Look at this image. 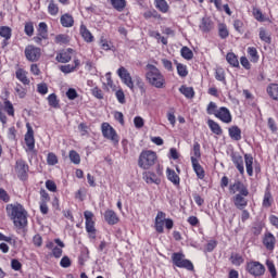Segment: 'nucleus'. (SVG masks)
<instances>
[{
    "label": "nucleus",
    "instance_id": "40",
    "mask_svg": "<svg viewBox=\"0 0 278 278\" xmlns=\"http://www.w3.org/2000/svg\"><path fill=\"white\" fill-rule=\"evenodd\" d=\"M230 262L233 266H242L244 264V257L238 253H232L230 255Z\"/></svg>",
    "mask_w": 278,
    "mask_h": 278
},
{
    "label": "nucleus",
    "instance_id": "13",
    "mask_svg": "<svg viewBox=\"0 0 278 278\" xmlns=\"http://www.w3.org/2000/svg\"><path fill=\"white\" fill-rule=\"evenodd\" d=\"M229 192L231 194L239 192V194L249 195V188H247V185L242 184V181L237 180L235 184L229 186Z\"/></svg>",
    "mask_w": 278,
    "mask_h": 278
},
{
    "label": "nucleus",
    "instance_id": "34",
    "mask_svg": "<svg viewBox=\"0 0 278 278\" xmlns=\"http://www.w3.org/2000/svg\"><path fill=\"white\" fill-rule=\"evenodd\" d=\"M248 55L250 58V61L253 62L254 64H257V62H260V54H257V48L249 47Z\"/></svg>",
    "mask_w": 278,
    "mask_h": 278
},
{
    "label": "nucleus",
    "instance_id": "21",
    "mask_svg": "<svg viewBox=\"0 0 278 278\" xmlns=\"http://www.w3.org/2000/svg\"><path fill=\"white\" fill-rule=\"evenodd\" d=\"M166 175H167L168 181H170L174 186L178 188V186L181 184V178H179V174H177L175 169L167 167Z\"/></svg>",
    "mask_w": 278,
    "mask_h": 278
},
{
    "label": "nucleus",
    "instance_id": "7",
    "mask_svg": "<svg viewBox=\"0 0 278 278\" xmlns=\"http://www.w3.org/2000/svg\"><path fill=\"white\" fill-rule=\"evenodd\" d=\"M245 270L253 277H262L266 273V267L257 261H251L247 264Z\"/></svg>",
    "mask_w": 278,
    "mask_h": 278
},
{
    "label": "nucleus",
    "instance_id": "22",
    "mask_svg": "<svg viewBox=\"0 0 278 278\" xmlns=\"http://www.w3.org/2000/svg\"><path fill=\"white\" fill-rule=\"evenodd\" d=\"M15 77L23 84V86H29L31 84V80L27 77V71L24 68H17L15 72Z\"/></svg>",
    "mask_w": 278,
    "mask_h": 278
},
{
    "label": "nucleus",
    "instance_id": "6",
    "mask_svg": "<svg viewBox=\"0 0 278 278\" xmlns=\"http://www.w3.org/2000/svg\"><path fill=\"white\" fill-rule=\"evenodd\" d=\"M56 244V245H55ZM66 247L60 239H54L53 241H47L46 242V249H49L51 252L52 257H55V260H60L62 257V254L64 253L63 249Z\"/></svg>",
    "mask_w": 278,
    "mask_h": 278
},
{
    "label": "nucleus",
    "instance_id": "42",
    "mask_svg": "<svg viewBox=\"0 0 278 278\" xmlns=\"http://www.w3.org/2000/svg\"><path fill=\"white\" fill-rule=\"evenodd\" d=\"M218 36L222 40L229 38V29H227L226 24H218Z\"/></svg>",
    "mask_w": 278,
    "mask_h": 278
},
{
    "label": "nucleus",
    "instance_id": "55",
    "mask_svg": "<svg viewBox=\"0 0 278 278\" xmlns=\"http://www.w3.org/2000/svg\"><path fill=\"white\" fill-rule=\"evenodd\" d=\"M24 31L26 34V36H34V23L31 22H27L24 26Z\"/></svg>",
    "mask_w": 278,
    "mask_h": 278
},
{
    "label": "nucleus",
    "instance_id": "44",
    "mask_svg": "<svg viewBox=\"0 0 278 278\" xmlns=\"http://www.w3.org/2000/svg\"><path fill=\"white\" fill-rule=\"evenodd\" d=\"M180 53L185 60H192L194 58V52L188 47H182Z\"/></svg>",
    "mask_w": 278,
    "mask_h": 278
},
{
    "label": "nucleus",
    "instance_id": "62",
    "mask_svg": "<svg viewBox=\"0 0 278 278\" xmlns=\"http://www.w3.org/2000/svg\"><path fill=\"white\" fill-rule=\"evenodd\" d=\"M37 92H39V94H47V92H49V87L45 83L39 84L37 85Z\"/></svg>",
    "mask_w": 278,
    "mask_h": 278
},
{
    "label": "nucleus",
    "instance_id": "41",
    "mask_svg": "<svg viewBox=\"0 0 278 278\" xmlns=\"http://www.w3.org/2000/svg\"><path fill=\"white\" fill-rule=\"evenodd\" d=\"M86 231L89 233V237L94 240L97 238V229L94 228V222H86Z\"/></svg>",
    "mask_w": 278,
    "mask_h": 278
},
{
    "label": "nucleus",
    "instance_id": "30",
    "mask_svg": "<svg viewBox=\"0 0 278 278\" xmlns=\"http://www.w3.org/2000/svg\"><path fill=\"white\" fill-rule=\"evenodd\" d=\"M104 219L109 225H116L118 223V215L112 210H109L104 213Z\"/></svg>",
    "mask_w": 278,
    "mask_h": 278
},
{
    "label": "nucleus",
    "instance_id": "47",
    "mask_svg": "<svg viewBox=\"0 0 278 278\" xmlns=\"http://www.w3.org/2000/svg\"><path fill=\"white\" fill-rule=\"evenodd\" d=\"M70 160L73 164H80L81 162V156H79V153L75 150L70 151Z\"/></svg>",
    "mask_w": 278,
    "mask_h": 278
},
{
    "label": "nucleus",
    "instance_id": "26",
    "mask_svg": "<svg viewBox=\"0 0 278 278\" xmlns=\"http://www.w3.org/2000/svg\"><path fill=\"white\" fill-rule=\"evenodd\" d=\"M60 23L62 27H73L75 25V18L70 13H65L61 16Z\"/></svg>",
    "mask_w": 278,
    "mask_h": 278
},
{
    "label": "nucleus",
    "instance_id": "3",
    "mask_svg": "<svg viewBox=\"0 0 278 278\" xmlns=\"http://www.w3.org/2000/svg\"><path fill=\"white\" fill-rule=\"evenodd\" d=\"M157 162V153L153 150H143L138 157V166L142 170H150Z\"/></svg>",
    "mask_w": 278,
    "mask_h": 278
},
{
    "label": "nucleus",
    "instance_id": "2",
    "mask_svg": "<svg viewBox=\"0 0 278 278\" xmlns=\"http://www.w3.org/2000/svg\"><path fill=\"white\" fill-rule=\"evenodd\" d=\"M146 68V78L150 86H153L154 88L159 89L166 88V78L164 77V74H162V72H160V70L155 65L148 64Z\"/></svg>",
    "mask_w": 278,
    "mask_h": 278
},
{
    "label": "nucleus",
    "instance_id": "46",
    "mask_svg": "<svg viewBox=\"0 0 278 278\" xmlns=\"http://www.w3.org/2000/svg\"><path fill=\"white\" fill-rule=\"evenodd\" d=\"M15 92L20 99H25V97H27V89L21 84L15 86Z\"/></svg>",
    "mask_w": 278,
    "mask_h": 278
},
{
    "label": "nucleus",
    "instance_id": "11",
    "mask_svg": "<svg viewBox=\"0 0 278 278\" xmlns=\"http://www.w3.org/2000/svg\"><path fill=\"white\" fill-rule=\"evenodd\" d=\"M143 181H146V184L149 185H153L155 184V186H160V184H162V178H160V175H162L160 172H157V174L151 172V170H147L143 172Z\"/></svg>",
    "mask_w": 278,
    "mask_h": 278
},
{
    "label": "nucleus",
    "instance_id": "4",
    "mask_svg": "<svg viewBox=\"0 0 278 278\" xmlns=\"http://www.w3.org/2000/svg\"><path fill=\"white\" fill-rule=\"evenodd\" d=\"M172 263L177 268H185L186 270H194L192 261L186 258V254L182 252H175L172 254Z\"/></svg>",
    "mask_w": 278,
    "mask_h": 278
},
{
    "label": "nucleus",
    "instance_id": "25",
    "mask_svg": "<svg viewBox=\"0 0 278 278\" xmlns=\"http://www.w3.org/2000/svg\"><path fill=\"white\" fill-rule=\"evenodd\" d=\"M228 134L231 140H235L236 142L242 140V130L238 126H231L228 129Z\"/></svg>",
    "mask_w": 278,
    "mask_h": 278
},
{
    "label": "nucleus",
    "instance_id": "52",
    "mask_svg": "<svg viewBox=\"0 0 278 278\" xmlns=\"http://www.w3.org/2000/svg\"><path fill=\"white\" fill-rule=\"evenodd\" d=\"M266 266H267L268 271L270 273L271 277L273 278L277 277V268H275V263H273V261H270V260H267Z\"/></svg>",
    "mask_w": 278,
    "mask_h": 278
},
{
    "label": "nucleus",
    "instance_id": "17",
    "mask_svg": "<svg viewBox=\"0 0 278 278\" xmlns=\"http://www.w3.org/2000/svg\"><path fill=\"white\" fill-rule=\"evenodd\" d=\"M166 223V213L160 211L155 217V231H157V233H164V225Z\"/></svg>",
    "mask_w": 278,
    "mask_h": 278
},
{
    "label": "nucleus",
    "instance_id": "33",
    "mask_svg": "<svg viewBox=\"0 0 278 278\" xmlns=\"http://www.w3.org/2000/svg\"><path fill=\"white\" fill-rule=\"evenodd\" d=\"M226 60L230 66H233L235 68H238L240 66V61H238V55L233 52H229L226 55Z\"/></svg>",
    "mask_w": 278,
    "mask_h": 278
},
{
    "label": "nucleus",
    "instance_id": "37",
    "mask_svg": "<svg viewBox=\"0 0 278 278\" xmlns=\"http://www.w3.org/2000/svg\"><path fill=\"white\" fill-rule=\"evenodd\" d=\"M48 12L50 16H58L60 12V7H58V3H55V0L49 1Z\"/></svg>",
    "mask_w": 278,
    "mask_h": 278
},
{
    "label": "nucleus",
    "instance_id": "36",
    "mask_svg": "<svg viewBox=\"0 0 278 278\" xmlns=\"http://www.w3.org/2000/svg\"><path fill=\"white\" fill-rule=\"evenodd\" d=\"M111 5L116 10L117 12H123L125 8L127 7V1L125 0H110Z\"/></svg>",
    "mask_w": 278,
    "mask_h": 278
},
{
    "label": "nucleus",
    "instance_id": "56",
    "mask_svg": "<svg viewBox=\"0 0 278 278\" xmlns=\"http://www.w3.org/2000/svg\"><path fill=\"white\" fill-rule=\"evenodd\" d=\"M51 201V197H49V193L47 190L41 189L40 190V203H49Z\"/></svg>",
    "mask_w": 278,
    "mask_h": 278
},
{
    "label": "nucleus",
    "instance_id": "43",
    "mask_svg": "<svg viewBox=\"0 0 278 278\" xmlns=\"http://www.w3.org/2000/svg\"><path fill=\"white\" fill-rule=\"evenodd\" d=\"M273 205V193L270 190H266L263 199V207H270Z\"/></svg>",
    "mask_w": 278,
    "mask_h": 278
},
{
    "label": "nucleus",
    "instance_id": "64",
    "mask_svg": "<svg viewBox=\"0 0 278 278\" xmlns=\"http://www.w3.org/2000/svg\"><path fill=\"white\" fill-rule=\"evenodd\" d=\"M91 93L93 94V97H96V99H103V90H101L99 87H94L91 90Z\"/></svg>",
    "mask_w": 278,
    "mask_h": 278
},
{
    "label": "nucleus",
    "instance_id": "29",
    "mask_svg": "<svg viewBox=\"0 0 278 278\" xmlns=\"http://www.w3.org/2000/svg\"><path fill=\"white\" fill-rule=\"evenodd\" d=\"M253 154H244L245 170L249 177H253Z\"/></svg>",
    "mask_w": 278,
    "mask_h": 278
},
{
    "label": "nucleus",
    "instance_id": "27",
    "mask_svg": "<svg viewBox=\"0 0 278 278\" xmlns=\"http://www.w3.org/2000/svg\"><path fill=\"white\" fill-rule=\"evenodd\" d=\"M80 36L85 40V42L94 41V36H92V33H90V30H88V27H86V25L84 24L80 25Z\"/></svg>",
    "mask_w": 278,
    "mask_h": 278
},
{
    "label": "nucleus",
    "instance_id": "16",
    "mask_svg": "<svg viewBox=\"0 0 278 278\" xmlns=\"http://www.w3.org/2000/svg\"><path fill=\"white\" fill-rule=\"evenodd\" d=\"M263 244L267 251H275V244H277V239L273 232H266L263 237Z\"/></svg>",
    "mask_w": 278,
    "mask_h": 278
},
{
    "label": "nucleus",
    "instance_id": "12",
    "mask_svg": "<svg viewBox=\"0 0 278 278\" xmlns=\"http://www.w3.org/2000/svg\"><path fill=\"white\" fill-rule=\"evenodd\" d=\"M27 132L25 135V142L28 151H34L36 149V139L34 138V128L31 125L26 124Z\"/></svg>",
    "mask_w": 278,
    "mask_h": 278
},
{
    "label": "nucleus",
    "instance_id": "54",
    "mask_svg": "<svg viewBox=\"0 0 278 278\" xmlns=\"http://www.w3.org/2000/svg\"><path fill=\"white\" fill-rule=\"evenodd\" d=\"M207 114L216 116V112H218V105L216 102H210L206 109Z\"/></svg>",
    "mask_w": 278,
    "mask_h": 278
},
{
    "label": "nucleus",
    "instance_id": "35",
    "mask_svg": "<svg viewBox=\"0 0 278 278\" xmlns=\"http://www.w3.org/2000/svg\"><path fill=\"white\" fill-rule=\"evenodd\" d=\"M179 92L184 94V97H186L187 99H194V88L192 87L181 86L179 88Z\"/></svg>",
    "mask_w": 278,
    "mask_h": 278
},
{
    "label": "nucleus",
    "instance_id": "58",
    "mask_svg": "<svg viewBox=\"0 0 278 278\" xmlns=\"http://www.w3.org/2000/svg\"><path fill=\"white\" fill-rule=\"evenodd\" d=\"M46 188L50 192H58V185H55V181H53V180H47Z\"/></svg>",
    "mask_w": 278,
    "mask_h": 278
},
{
    "label": "nucleus",
    "instance_id": "51",
    "mask_svg": "<svg viewBox=\"0 0 278 278\" xmlns=\"http://www.w3.org/2000/svg\"><path fill=\"white\" fill-rule=\"evenodd\" d=\"M192 153L193 155L191 157H195V160L201 157V144L197 141L193 143Z\"/></svg>",
    "mask_w": 278,
    "mask_h": 278
},
{
    "label": "nucleus",
    "instance_id": "8",
    "mask_svg": "<svg viewBox=\"0 0 278 278\" xmlns=\"http://www.w3.org/2000/svg\"><path fill=\"white\" fill-rule=\"evenodd\" d=\"M25 58L28 62H38L42 56V50L34 45H29L24 50Z\"/></svg>",
    "mask_w": 278,
    "mask_h": 278
},
{
    "label": "nucleus",
    "instance_id": "23",
    "mask_svg": "<svg viewBox=\"0 0 278 278\" xmlns=\"http://www.w3.org/2000/svg\"><path fill=\"white\" fill-rule=\"evenodd\" d=\"M81 62L79 59L74 60V65L73 64H67V65H61L60 71L61 73H65V75H68V73H73L76 68H79Z\"/></svg>",
    "mask_w": 278,
    "mask_h": 278
},
{
    "label": "nucleus",
    "instance_id": "39",
    "mask_svg": "<svg viewBox=\"0 0 278 278\" xmlns=\"http://www.w3.org/2000/svg\"><path fill=\"white\" fill-rule=\"evenodd\" d=\"M267 93L274 101H278V85L271 84L267 87Z\"/></svg>",
    "mask_w": 278,
    "mask_h": 278
},
{
    "label": "nucleus",
    "instance_id": "61",
    "mask_svg": "<svg viewBox=\"0 0 278 278\" xmlns=\"http://www.w3.org/2000/svg\"><path fill=\"white\" fill-rule=\"evenodd\" d=\"M55 42L58 45H66V42H68V36H66V35H58L55 37Z\"/></svg>",
    "mask_w": 278,
    "mask_h": 278
},
{
    "label": "nucleus",
    "instance_id": "24",
    "mask_svg": "<svg viewBox=\"0 0 278 278\" xmlns=\"http://www.w3.org/2000/svg\"><path fill=\"white\" fill-rule=\"evenodd\" d=\"M199 28L201 29V31L207 34V31H212V29H214V22H212L210 17H203L201 20Z\"/></svg>",
    "mask_w": 278,
    "mask_h": 278
},
{
    "label": "nucleus",
    "instance_id": "5",
    "mask_svg": "<svg viewBox=\"0 0 278 278\" xmlns=\"http://www.w3.org/2000/svg\"><path fill=\"white\" fill-rule=\"evenodd\" d=\"M101 131L103 138L106 140H110L113 144V147H118V142L121 141V137H118V134L116 132V129L110 125V123H102L101 125Z\"/></svg>",
    "mask_w": 278,
    "mask_h": 278
},
{
    "label": "nucleus",
    "instance_id": "9",
    "mask_svg": "<svg viewBox=\"0 0 278 278\" xmlns=\"http://www.w3.org/2000/svg\"><path fill=\"white\" fill-rule=\"evenodd\" d=\"M117 75L119 79H122L123 84L127 86V88H130V90H134V79L131 78V74H129V71H127V68L121 66L117 70Z\"/></svg>",
    "mask_w": 278,
    "mask_h": 278
},
{
    "label": "nucleus",
    "instance_id": "45",
    "mask_svg": "<svg viewBox=\"0 0 278 278\" xmlns=\"http://www.w3.org/2000/svg\"><path fill=\"white\" fill-rule=\"evenodd\" d=\"M48 103L50 108H54V109L60 108V100H58V96L55 93H51L48 97Z\"/></svg>",
    "mask_w": 278,
    "mask_h": 278
},
{
    "label": "nucleus",
    "instance_id": "49",
    "mask_svg": "<svg viewBox=\"0 0 278 278\" xmlns=\"http://www.w3.org/2000/svg\"><path fill=\"white\" fill-rule=\"evenodd\" d=\"M177 73L179 77H188V67L181 63H177Z\"/></svg>",
    "mask_w": 278,
    "mask_h": 278
},
{
    "label": "nucleus",
    "instance_id": "31",
    "mask_svg": "<svg viewBox=\"0 0 278 278\" xmlns=\"http://www.w3.org/2000/svg\"><path fill=\"white\" fill-rule=\"evenodd\" d=\"M37 34L43 38V40H49V28L47 23L40 22L39 27L37 29Z\"/></svg>",
    "mask_w": 278,
    "mask_h": 278
},
{
    "label": "nucleus",
    "instance_id": "10",
    "mask_svg": "<svg viewBox=\"0 0 278 278\" xmlns=\"http://www.w3.org/2000/svg\"><path fill=\"white\" fill-rule=\"evenodd\" d=\"M15 172L20 179H27V173H29V165L24 160H17L15 163Z\"/></svg>",
    "mask_w": 278,
    "mask_h": 278
},
{
    "label": "nucleus",
    "instance_id": "57",
    "mask_svg": "<svg viewBox=\"0 0 278 278\" xmlns=\"http://www.w3.org/2000/svg\"><path fill=\"white\" fill-rule=\"evenodd\" d=\"M66 97H67V99H70V101H75V99H77V97H79V94L77 93V90L70 88L66 91Z\"/></svg>",
    "mask_w": 278,
    "mask_h": 278
},
{
    "label": "nucleus",
    "instance_id": "19",
    "mask_svg": "<svg viewBox=\"0 0 278 278\" xmlns=\"http://www.w3.org/2000/svg\"><path fill=\"white\" fill-rule=\"evenodd\" d=\"M73 54V49L68 48L67 50H62L60 53L56 54V62H60L61 64H66L71 62Z\"/></svg>",
    "mask_w": 278,
    "mask_h": 278
},
{
    "label": "nucleus",
    "instance_id": "15",
    "mask_svg": "<svg viewBox=\"0 0 278 278\" xmlns=\"http://www.w3.org/2000/svg\"><path fill=\"white\" fill-rule=\"evenodd\" d=\"M247 197L249 195H244L242 193H237L233 195L232 203L237 210H244V207L249 205V200H247Z\"/></svg>",
    "mask_w": 278,
    "mask_h": 278
},
{
    "label": "nucleus",
    "instance_id": "38",
    "mask_svg": "<svg viewBox=\"0 0 278 278\" xmlns=\"http://www.w3.org/2000/svg\"><path fill=\"white\" fill-rule=\"evenodd\" d=\"M155 8L163 14H166L169 10L168 2H166V0H155Z\"/></svg>",
    "mask_w": 278,
    "mask_h": 278
},
{
    "label": "nucleus",
    "instance_id": "53",
    "mask_svg": "<svg viewBox=\"0 0 278 278\" xmlns=\"http://www.w3.org/2000/svg\"><path fill=\"white\" fill-rule=\"evenodd\" d=\"M47 163L49 166H55L58 164V155L53 152L48 153Z\"/></svg>",
    "mask_w": 278,
    "mask_h": 278
},
{
    "label": "nucleus",
    "instance_id": "60",
    "mask_svg": "<svg viewBox=\"0 0 278 278\" xmlns=\"http://www.w3.org/2000/svg\"><path fill=\"white\" fill-rule=\"evenodd\" d=\"M0 201L10 203V194H8V191H5L3 188H0Z\"/></svg>",
    "mask_w": 278,
    "mask_h": 278
},
{
    "label": "nucleus",
    "instance_id": "48",
    "mask_svg": "<svg viewBox=\"0 0 278 278\" xmlns=\"http://www.w3.org/2000/svg\"><path fill=\"white\" fill-rule=\"evenodd\" d=\"M258 36L263 42L270 45V42H271L270 35L266 30H264V28H261Z\"/></svg>",
    "mask_w": 278,
    "mask_h": 278
},
{
    "label": "nucleus",
    "instance_id": "32",
    "mask_svg": "<svg viewBox=\"0 0 278 278\" xmlns=\"http://www.w3.org/2000/svg\"><path fill=\"white\" fill-rule=\"evenodd\" d=\"M207 125L211 131H213V134H215L216 136L223 135V128H220V125L218 123L214 122L213 119H208Z\"/></svg>",
    "mask_w": 278,
    "mask_h": 278
},
{
    "label": "nucleus",
    "instance_id": "59",
    "mask_svg": "<svg viewBox=\"0 0 278 278\" xmlns=\"http://www.w3.org/2000/svg\"><path fill=\"white\" fill-rule=\"evenodd\" d=\"M72 262L68 256H63L60 262L62 268H71Z\"/></svg>",
    "mask_w": 278,
    "mask_h": 278
},
{
    "label": "nucleus",
    "instance_id": "63",
    "mask_svg": "<svg viewBox=\"0 0 278 278\" xmlns=\"http://www.w3.org/2000/svg\"><path fill=\"white\" fill-rule=\"evenodd\" d=\"M215 79H217V81H225V71H223V68L216 70Z\"/></svg>",
    "mask_w": 278,
    "mask_h": 278
},
{
    "label": "nucleus",
    "instance_id": "20",
    "mask_svg": "<svg viewBox=\"0 0 278 278\" xmlns=\"http://www.w3.org/2000/svg\"><path fill=\"white\" fill-rule=\"evenodd\" d=\"M232 164H235L237 170H239L240 175H244V159L240 154L231 155Z\"/></svg>",
    "mask_w": 278,
    "mask_h": 278
},
{
    "label": "nucleus",
    "instance_id": "28",
    "mask_svg": "<svg viewBox=\"0 0 278 278\" xmlns=\"http://www.w3.org/2000/svg\"><path fill=\"white\" fill-rule=\"evenodd\" d=\"M0 36L1 38H4L3 46L2 47H8V40L12 38V28L9 26H1L0 27Z\"/></svg>",
    "mask_w": 278,
    "mask_h": 278
},
{
    "label": "nucleus",
    "instance_id": "14",
    "mask_svg": "<svg viewBox=\"0 0 278 278\" xmlns=\"http://www.w3.org/2000/svg\"><path fill=\"white\" fill-rule=\"evenodd\" d=\"M215 117L226 124H229L232 121L231 112L225 106L218 109V112L215 113Z\"/></svg>",
    "mask_w": 278,
    "mask_h": 278
},
{
    "label": "nucleus",
    "instance_id": "50",
    "mask_svg": "<svg viewBox=\"0 0 278 278\" xmlns=\"http://www.w3.org/2000/svg\"><path fill=\"white\" fill-rule=\"evenodd\" d=\"M4 111L9 116H14V105L12 102H10V100L4 101Z\"/></svg>",
    "mask_w": 278,
    "mask_h": 278
},
{
    "label": "nucleus",
    "instance_id": "18",
    "mask_svg": "<svg viewBox=\"0 0 278 278\" xmlns=\"http://www.w3.org/2000/svg\"><path fill=\"white\" fill-rule=\"evenodd\" d=\"M191 164L198 179H205V169H203V166H201L199 160H197L194 156H191Z\"/></svg>",
    "mask_w": 278,
    "mask_h": 278
},
{
    "label": "nucleus",
    "instance_id": "1",
    "mask_svg": "<svg viewBox=\"0 0 278 278\" xmlns=\"http://www.w3.org/2000/svg\"><path fill=\"white\" fill-rule=\"evenodd\" d=\"M7 214L17 229H25L27 227V211L20 203L8 204Z\"/></svg>",
    "mask_w": 278,
    "mask_h": 278
}]
</instances>
